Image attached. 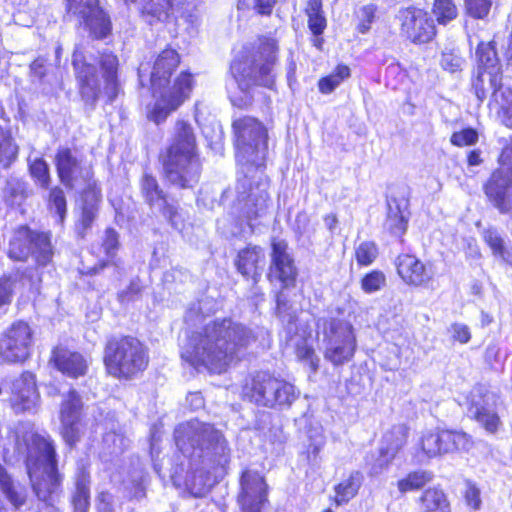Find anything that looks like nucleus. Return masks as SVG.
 <instances>
[{
    "mask_svg": "<svg viewBox=\"0 0 512 512\" xmlns=\"http://www.w3.org/2000/svg\"><path fill=\"white\" fill-rule=\"evenodd\" d=\"M276 0H254L253 9L260 15H270Z\"/></svg>",
    "mask_w": 512,
    "mask_h": 512,
    "instance_id": "obj_59",
    "label": "nucleus"
},
{
    "mask_svg": "<svg viewBox=\"0 0 512 512\" xmlns=\"http://www.w3.org/2000/svg\"><path fill=\"white\" fill-rule=\"evenodd\" d=\"M395 265L398 275L408 285L422 286L433 277L431 266H427L411 254H400L396 258Z\"/></svg>",
    "mask_w": 512,
    "mask_h": 512,
    "instance_id": "obj_22",
    "label": "nucleus"
},
{
    "mask_svg": "<svg viewBox=\"0 0 512 512\" xmlns=\"http://www.w3.org/2000/svg\"><path fill=\"white\" fill-rule=\"evenodd\" d=\"M206 305L205 301H199L193 304L185 314V322L188 325L194 326L204 320L203 308Z\"/></svg>",
    "mask_w": 512,
    "mask_h": 512,
    "instance_id": "obj_52",
    "label": "nucleus"
},
{
    "mask_svg": "<svg viewBox=\"0 0 512 512\" xmlns=\"http://www.w3.org/2000/svg\"><path fill=\"white\" fill-rule=\"evenodd\" d=\"M363 476L356 471L350 474L348 479L344 480L336 487V502L342 504L352 499L358 492L362 484Z\"/></svg>",
    "mask_w": 512,
    "mask_h": 512,
    "instance_id": "obj_35",
    "label": "nucleus"
},
{
    "mask_svg": "<svg viewBox=\"0 0 512 512\" xmlns=\"http://www.w3.org/2000/svg\"><path fill=\"white\" fill-rule=\"evenodd\" d=\"M451 331L453 333V339L460 342L461 344H466L471 339L470 329L465 324L454 323L451 326Z\"/></svg>",
    "mask_w": 512,
    "mask_h": 512,
    "instance_id": "obj_56",
    "label": "nucleus"
},
{
    "mask_svg": "<svg viewBox=\"0 0 512 512\" xmlns=\"http://www.w3.org/2000/svg\"><path fill=\"white\" fill-rule=\"evenodd\" d=\"M485 194L501 213L512 212V167H499L486 183Z\"/></svg>",
    "mask_w": 512,
    "mask_h": 512,
    "instance_id": "obj_19",
    "label": "nucleus"
},
{
    "mask_svg": "<svg viewBox=\"0 0 512 512\" xmlns=\"http://www.w3.org/2000/svg\"><path fill=\"white\" fill-rule=\"evenodd\" d=\"M175 443L187 456L208 457L221 463L229 449L220 430L197 419L179 424L174 432Z\"/></svg>",
    "mask_w": 512,
    "mask_h": 512,
    "instance_id": "obj_7",
    "label": "nucleus"
},
{
    "mask_svg": "<svg viewBox=\"0 0 512 512\" xmlns=\"http://www.w3.org/2000/svg\"><path fill=\"white\" fill-rule=\"evenodd\" d=\"M179 63V54L173 49H165L156 57L151 70L148 63H143L138 68V76L142 84L144 77L149 75L155 98L149 117L157 124L175 111L192 92L194 81L193 76L188 72L180 73L173 86H168L169 79Z\"/></svg>",
    "mask_w": 512,
    "mask_h": 512,
    "instance_id": "obj_3",
    "label": "nucleus"
},
{
    "mask_svg": "<svg viewBox=\"0 0 512 512\" xmlns=\"http://www.w3.org/2000/svg\"><path fill=\"white\" fill-rule=\"evenodd\" d=\"M96 217V207L94 205H85L82 210V216L80 220L81 230L79 234L84 236L85 231L91 227Z\"/></svg>",
    "mask_w": 512,
    "mask_h": 512,
    "instance_id": "obj_54",
    "label": "nucleus"
},
{
    "mask_svg": "<svg viewBox=\"0 0 512 512\" xmlns=\"http://www.w3.org/2000/svg\"><path fill=\"white\" fill-rule=\"evenodd\" d=\"M187 401L193 406L194 409H198L203 406V397L199 392L190 393L187 397Z\"/></svg>",
    "mask_w": 512,
    "mask_h": 512,
    "instance_id": "obj_62",
    "label": "nucleus"
},
{
    "mask_svg": "<svg viewBox=\"0 0 512 512\" xmlns=\"http://www.w3.org/2000/svg\"><path fill=\"white\" fill-rule=\"evenodd\" d=\"M5 200L10 205H19L24 199V183L17 179H10L3 189Z\"/></svg>",
    "mask_w": 512,
    "mask_h": 512,
    "instance_id": "obj_45",
    "label": "nucleus"
},
{
    "mask_svg": "<svg viewBox=\"0 0 512 512\" xmlns=\"http://www.w3.org/2000/svg\"><path fill=\"white\" fill-rule=\"evenodd\" d=\"M192 493L200 496L205 492V483L202 481V475H194L190 483Z\"/></svg>",
    "mask_w": 512,
    "mask_h": 512,
    "instance_id": "obj_60",
    "label": "nucleus"
},
{
    "mask_svg": "<svg viewBox=\"0 0 512 512\" xmlns=\"http://www.w3.org/2000/svg\"><path fill=\"white\" fill-rule=\"evenodd\" d=\"M490 91L491 105L500 109L498 113L502 124L512 129V87L501 82Z\"/></svg>",
    "mask_w": 512,
    "mask_h": 512,
    "instance_id": "obj_30",
    "label": "nucleus"
},
{
    "mask_svg": "<svg viewBox=\"0 0 512 512\" xmlns=\"http://www.w3.org/2000/svg\"><path fill=\"white\" fill-rule=\"evenodd\" d=\"M350 77V68L346 65H338L328 76L318 82L319 91L323 94L332 93L345 79Z\"/></svg>",
    "mask_w": 512,
    "mask_h": 512,
    "instance_id": "obj_39",
    "label": "nucleus"
},
{
    "mask_svg": "<svg viewBox=\"0 0 512 512\" xmlns=\"http://www.w3.org/2000/svg\"><path fill=\"white\" fill-rule=\"evenodd\" d=\"M386 284V277L383 272L374 270L366 274L361 280V287L366 293L379 291Z\"/></svg>",
    "mask_w": 512,
    "mask_h": 512,
    "instance_id": "obj_47",
    "label": "nucleus"
},
{
    "mask_svg": "<svg viewBox=\"0 0 512 512\" xmlns=\"http://www.w3.org/2000/svg\"><path fill=\"white\" fill-rule=\"evenodd\" d=\"M277 52V40L271 37H262L259 39L251 59L234 60L230 69L239 88L246 91L253 85H261L272 89Z\"/></svg>",
    "mask_w": 512,
    "mask_h": 512,
    "instance_id": "obj_8",
    "label": "nucleus"
},
{
    "mask_svg": "<svg viewBox=\"0 0 512 512\" xmlns=\"http://www.w3.org/2000/svg\"><path fill=\"white\" fill-rule=\"evenodd\" d=\"M386 225L395 235H401L406 231L407 219L401 209V205L395 199L389 200L388 202Z\"/></svg>",
    "mask_w": 512,
    "mask_h": 512,
    "instance_id": "obj_37",
    "label": "nucleus"
},
{
    "mask_svg": "<svg viewBox=\"0 0 512 512\" xmlns=\"http://www.w3.org/2000/svg\"><path fill=\"white\" fill-rule=\"evenodd\" d=\"M472 446L471 437L461 431L445 429L424 430L417 442V456L435 458L455 451H468Z\"/></svg>",
    "mask_w": 512,
    "mask_h": 512,
    "instance_id": "obj_12",
    "label": "nucleus"
},
{
    "mask_svg": "<svg viewBox=\"0 0 512 512\" xmlns=\"http://www.w3.org/2000/svg\"><path fill=\"white\" fill-rule=\"evenodd\" d=\"M308 26L316 36L321 35L326 28V19L322 12V0H309L305 9Z\"/></svg>",
    "mask_w": 512,
    "mask_h": 512,
    "instance_id": "obj_36",
    "label": "nucleus"
},
{
    "mask_svg": "<svg viewBox=\"0 0 512 512\" xmlns=\"http://www.w3.org/2000/svg\"><path fill=\"white\" fill-rule=\"evenodd\" d=\"M33 332L24 321L14 322L0 333V361L22 363L30 355Z\"/></svg>",
    "mask_w": 512,
    "mask_h": 512,
    "instance_id": "obj_14",
    "label": "nucleus"
},
{
    "mask_svg": "<svg viewBox=\"0 0 512 512\" xmlns=\"http://www.w3.org/2000/svg\"><path fill=\"white\" fill-rule=\"evenodd\" d=\"M378 256L377 245L372 241L361 242L355 247V259L361 266L371 265Z\"/></svg>",
    "mask_w": 512,
    "mask_h": 512,
    "instance_id": "obj_43",
    "label": "nucleus"
},
{
    "mask_svg": "<svg viewBox=\"0 0 512 512\" xmlns=\"http://www.w3.org/2000/svg\"><path fill=\"white\" fill-rule=\"evenodd\" d=\"M236 159L243 178L236 184L237 206L249 226L267 210L269 195L267 183L262 179L268 152L267 130L256 118L245 116L233 122Z\"/></svg>",
    "mask_w": 512,
    "mask_h": 512,
    "instance_id": "obj_1",
    "label": "nucleus"
},
{
    "mask_svg": "<svg viewBox=\"0 0 512 512\" xmlns=\"http://www.w3.org/2000/svg\"><path fill=\"white\" fill-rule=\"evenodd\" d=\"M167 180L180 188L196 184L200 176V162L196 153L193 128L185 121H177L173 143L163 162Z\"/></svg>",
    "mask_w": 512,
    "mask_h": 512,
    "instance_id": "obj_5",
    "label": "nucleus"
},
{
    "mask_svg": "<svg viewBox=\"0 0 512 512\" xmlns=\"http://www.w3.org/2000/svg\"><path fill=\"white\" fill-rule=\"evenodd\" d=\"M376 11L377 7L374 4L365 5L359 9L357 12V17L359 19L357 30L360 33L365 34L370 30L371 24L375 19Z\"/></svg>",
    "mask_w": 512,
    "mask_h": 512,
    "instance_id": "obj_49",
    "label": "nucleus"
},
{
    "mask_svg": "<svg viewBox=\"0 0 512 512\" xmlns=\"http://www.w3.org/2000/svg\"><path fill=\"white\" fill-rule=\"evenodd\" d=\"M55 165L60 181L67 188H74L80 178L90 176L89 168H83L81 161L72 153L69 148H59L55 156Z\"/></svg>",
    "mask_w": 512,
    "mask_h": 512,
    "instance_id": "obj_24",
    "label": "nucleus"
},
{
    "mask_svg": "<svg viewBox=\"0 0 512 512\" xmlns=\"http://www.w3.org/2000/svg\"><path fill=\"white\" fill-rule=\"evenodd\" d=\"M286 248L284 242L272 244V262L268 273L271 282L279 281L284 288L292 285L296 277V268Z\"/></svg>",
    "mask_w": 512,
    "mask_h": 512,
    "instance_id": "obj_23",
    "label": "nucleus"
},
{
    "mask_svg": "<svg viewBox=\"0 0 512 512\" xmlns=\"http://www.w3.org/2000/svg\"><path fill=\"white\" fill-rule=\"evenodd\" d=\"M265 262V254L258 246H248L239 251L235 261L237 270L245 277H251L255 282L261 275Z\"/></svg>",
    "mask_w": 512,
    "mask_h": 512,
    "instance_id": "obj_28",
    "label": "nucleus"
},
{
    "mask_svg": "<svg viewBox=\"0 0 512 512\" xmlns=\"http://www.w3.org/2000/svg\"><path fill=\"white\" fill-rule=\"evenodd\" d=\"M256 341L254 332L231 318L207 323L193 333L182 352V358L197 370L225 372L237 359L238 353Z\"/></svg>",
    "mask_w": 512,
    "mask_h": 512,
    "instance_id": "obj_2",
    "label": "nucleus"
},
{
    "mask_svg": "<svg viewBox=\"0 0 512 512\" xmlns=\"http://www.w3.org/2000/svg\"><path fill=\"white\" fill-rule=\"evenodd\" d=\"M31 176L35 179L37 184L42 188H47L50 183V171L47 162L42 158H36L30 164Z\"/></svg>",
    "mask_w": 512,
    "mask_h": 512,
    "instance_id": "obj_44",
    "label": "nucleus"
},
{
    "mask_svg": "<svg viewBox=\"0 0 512 512\" xmlns=\"http://www.w3.org/2000/svg\"><path fill=\"white\" fill-rule=\"evenodd\" d=\"M82 414L83 402L77 391L72 389L63 394L59 407L61 434L65 442L71 446L81 437Z\"/></svg>",
    "mask_w": 512,
    "mask_h": 512,
    "instance_id": "obj_17",
    "label": "nucleus"
},
{
    "mask_svg": "<svg viewBox=\"0 0 512 512\" xmlns=\"http://www.w3.org/2000/svg\"><path fill=\"white\" fill-rule=\"evenodd\" d=\"M317 327L323 333L325 359L338 366L353 358L356 350V337L353 326L348 321L321 318L317 322Z\"/></svg>",
    "mask_w": 512,
    "mask_h": 512,
    "instance_id": "obj_11",
    "label": "nucleus"
},
{
    "mask_svg": "<svg viewBox=\"0 0 512 512\" xmlns=\"http://www.w3.org/2000/svg\"><path fill=\"white\" fill-rule=\"evenodd\" d=\"M476 55L480 71L473 87L477 98L482 101L487 97L489 89L501 83L502 78L493 47L489 44H480Z\"/></svg>",
    "mask_w": 512,
    "mask_h": 512,
    "instance_id": "obj_18",
    "label": "nucleus"
},
{
    "mask_svg": "<svg viewBox=\"0 0 512 512\" xmlns=\"http://www.w3.org/2000/svg\"><path fill=\"white\" fill-rule=\"evenodd\" d=\"M32 254L40 265L48 264L53 256L49 233L31 231L28 227H20L10 240L8 256L17 261H24Z\"/></svg>",
    "mask_w": 512,
    "mask_h": 512,
    "instance_id": "obj_13",
    "label": "nucleus"
},
{
    "mask_svg": "<svg viewBox=\"0 0 512 512\" xmlns=\"http://www.w3.org/2000/svg\"><path fill=\"white\" fill-rule=\"evenodd\" d=\"M8 389L10 390V403L16 412L31 411L37 407L39 394L32 374L24 373L10 385H3L0 387V394Z\"/></svg>",
    "mask_w": 512,
    "mask_h": 512,
    "instance_id": "obj_20",
    "label": "nucleus"
},
{
    "mask_svg": "<svg viewBox=\"0 0 512 512\" xmlns=\"http://www.w3.org/2000/svg\"><path fill=\"white\" fill-rule=\"evenodd\" d=\"M297 353L299 358L309 361L310 366L314 371L317 370L319 359L316 356L313 348L304 345L298 348Z\"/></svg>",
    "mask_w": 512,
    "mask_h": 512,
    "instance_id": "obj_57",
    "label": "nucleus"
},
{
    "mask_svg": "<svg viewBox=\"0 0 512 512\" xmlns=\"http://www.w3.org/2000/svg\"><path fill=\"white\" fill-rule=\"evenodd\" d=\"M0 491L5 498L16 508L22 507L27 500V490L18 481L14 480L7 470L0 465Z\"/></svg>",
    "mask_w": 512,
    "mask_h": 512,
    "instance_id": "obj_31",
    "label": "nucleus"
},
{
    "mask_svg": "<svg viewBox=\"0 0 512 512\" xmlns=\"http://www.w3.org/2000/svg\"><path fill=\"white\" fill-rule=\"evenodd\" d=\"M104 365L117 379H132L148 366V350L137 338L125 336L110 339L104 349Z\"/></svg>",
    "mask_w": 512,
    "mask_h": 512,
    "instance_id": "obj_9",
    "label": "nucleus"
},
{
    "mask_svg": "<svg viewBox=\"0 0 512 512\" xmlns=\"http://www.w3.org/2000/svg\"><path fill=\"white\" fill-rule=\"evenodd\" d=\"M118 245V235L113 229H107L105 232V239L103 247L107 254H112Z\"/></svg>",
    "mask_w": 512,
    "mask_h": 512,
    "instance_id": "obj_58",
    "label": "nucleus"
},
{
    "mask_svg": "<svg viewBox=\"0 0 512 512\" xmlns=\"http://www.w3.org/2000/svg\"><path fill=\"white\" fill-rule=\"evenodd\" d=\"M26 470L35 496L49 502L58 491L62 476L58 471L54 441L47 433L27 432Z\"/></svg>",
    "mask_w": 512,
    "mask_h": 512,
    "instance_id": "obj_4",
    "label": "nucleus"
},
{
    "mask_svg": "<svg viewBox=\"0 0 512 512\" xmlns=\"http://www.w3.org/2000/svg\"><path fill=\"white\" fill-rule=\"evenodd\" d=\"M324 221L330 231H332L336 227L338 222L337 217L335 215L326 216Z\"/></svg>",
    "mask_w": 512,
    "mask_h": 512,
    "instance_id": "obj_64",
    "label": "nucleus"
},
{
    "mask_svg": "<svg viewBox=\"0 0 512 512\" xmlns=\"http://www.w3.org/2000/svg\"><path fill=\"white\" fill-rule=\"evenodd\" d=\"M89 483V476L85 472H81V474L77 477L76 491L72 498L74 512H88L90 504Z\"/></svg>",
    "mask_w": 512,
    "mask_h": 512,
    "instance_id": "obj_34",
    "label": "nucleus"
},
{
    "mask_svg": "<svg viewBox=\"0 0 512 512\" xmlns=\"http://www.w3.org/2000/svg\"><path fill=\"white\" fill-rule=\"evenodd\" d=\"M408 429L403 425L394 426L383 437V444L380 448L379 467L371 468L372 474H378L385 468L396 456V454L406 444Z\"/></svg>",
    "mask_w": 512,
    "mask_h": 512,
    "instance_id": "obj_27",
    "label": "nucleus"
},
{
    "mask_svg": "<svg viewBox=\"0 0 512 512\" xmlns=\"http://www.w3.org/2000/svg\"><path fill=\"white\" fill-rule=\"evenodd\" d=\"M18 153V146L14 143L8 130L0 126V163L7 167L15 160Z\"/></svg>",
    "mask_w": 512,
    "mask_h": 512,
    "instance_id": "obj_40",
    "label": "nucleus"
},
{
    "mask_svg": "<svg viewBox=\"0 0 512 512\" xmlns=\"http://www.w3.org/2000/svg\"><path fill=\"white\" fill-rule=\"evenodd\" d=\"M482 162L479 150L470 151L468 154V164L470 166H477Z\"/></svg>",
    "mask_w": 512,
    "mask_h": 512,
    "instance_id": "obj_63",
    "label": "nucleus"
},
{
    "mask_svg": "<svg viewBox=\"0 0 512 512\" xmlns=\"http://www.w3.org/2000/svg\"><path fill=\"white\" fill-rule=\"evenodd\" d=\"M50 361L58 371L71 378L83 376L88 369V361L82 354L65 347H56Z\"/></svg>",
    "mask_w": 512,
    "mask_h": 512,
    "instance_id": "obj_26",
    "label": "nucleus"
},
{
    "mask_svg": "<svg viewBox=\"0 0 512 512\" xmlns=\"http://www.w3.org/2000/svg\"><path fill=\"white\" fill-rule=\"evenodd\" d=\"M15 282L10 277H0V308L11 303Z\"/></svg>",
    "mask_w": 512,
    "mask_h": 512,
    "instance_id": "obj_51",
    "label": "nucleus"
},
{
    "mask_svg": "<svg viewBox=\"0 0 512 512\" xmlns=\"http://www.w3.org/2000/svg\"><path fill=\"white\" fill-rule=\"evenodd\" d=\"M478 141V133L472 128H466L461 131L454 132L450 138V142L458 147L474 145Z\"/></svg>",
    "mask_w": 512,
    "mask_h": 512,
    "instance_id": "obj_50",
    "label": "nucleus"
},
{
    "mask_svg": "<svg viewBox=\"0 0 512 512\" xmlns=\"http://www.w3.org/2000/svg\"><path fill=\"white\" fill-rule=\"evenodd\" d=\"M434 478V474L429 470H415L407 474L406 477L397 482L398 490L401 493L420 490L426 484L430 483Z\"/></svg>",
    "mask_w": 512,
    "mask_h": 512,
    "instance_id": "obj_33",
    "label": "nucleus"
},
{
    "mask_svg": "<svg viewBox=\"0 0 512 512\" xmlns=\"http://www.w3.org/2000/svg\"><path fill=\"white\" fill-rule=\"evenodd\" d=\"M492 399L493 396L486 395L483 399L476 400L474 395L468 409L469 415L490 433L495 432L500 425L499 417L490 403Z\"/></svg>",
    "mask_w": 512,
    "mask_h": 512,
    "instance_id": "obj_29",
    "label": "nucleus"
},
{
    "mask_svg": "<svg viewBox=\"0 0 512 512\" xmlns=\"http://www.w3.org/2000/svg\"><path fill=\"white\" fill-rule=\"evenodd\" d=\"M244 395L263 407H288L299 395L295 386L267 372L257 373L244 388Z\"/></svg>",
    "mask_w": 512,
    "mask_h": 512,
    "instance_id": "obj_10",
    "label": "nucleus"
},
{
    "mask_svg": "<svg viewBox=\"0 0 512 512\" xmlns=\"http://www.w3.org/2000/svg\"><path fill=\"white\" fill-rule=\"evenodd\" d=\"M462 58L454 53H443L441 57V66L449 71L455 72L461 68Z\"/></svg>",
    "mask_w": 512,
    "mask_h": 512,
    "instance_id": "obj_55",
    "label": "nucleus"
},
{
    "mask_svg": "<svg viewBox=\"0 0 512 512\" xmlns=\"http://www.w3.org/2000/svg\"><path fill=\"white\" fill-rule=\"evenodd\" d=\"M423 503V512L432 511H450L449 502L444 492L437 488H430L424 491L421 496Z\"/></svg>",
    "mask_w": 512,
    "mask_h": 512,
    "instance_id": "obj_38",
    "label": "nucleus"
},
{
    "mask_svg": "<svg viewBox=\"0 0 512 512\" xmlns=\"http://www.w3.org/2000/svg\"><path fill=\"white\" fill-rule=\"evenodd\" d=\"M103 445L110 454H118L126 448L127 440L121 433L109 431L103 436Z\"/></svg>",
    "mask_w": 512,
    "mask_h": 512,
    "instance_id": "obj_48",
    "label": "nucleus"
},
{
    "mask_svg": "<svg viewBox=\"0 0 512 512\" xmlns=\"http://www.w3.org/2000/svg\"><path fill=\"white\" fill-rule=\"evenodd\" d=\"M464 497L470 507L479 509L481 505L480 489L474 483L466 482Z\"/></svg>",
    "mask_w": 512,
    "mask_h": 512,
    "instance_id": "obj_53",
    "label": "nucleus"
},
{
    "mask_svg": "<svg viewBox=\"0 0 512 512\" xmlns=\"http://www.w3.org/2000/svg\"><path fill=\"white\" fill-rule=\"evenodd\" d=\"M499 161L501 164L500 167H503V166L512 167L511 166L512 165V140H511V143L502 150V153L499 157Z\"/></svg>",
    "mask_w": 512,
    "mask_h": 512,
    "instance_id": "obj_61",
    "label": "nucleus"
},
{
    "mask_svg": "<svg viewBox=\"0 0 512 512\" xmlns=\"http://www.w3.org/2000/svg\"><path fill=\"white\" fill-rule=\"evenodd\" d=\"M141 189L144 197L151 206L158 207L175 228H179L182 220L177 208L166 202L164 193L159 189L156 179L150 175H144L141 181Z\"/></svg>",
    "mask_w": 512,
    "mask_h": 512,
    "instance_id": "obj_25",
    "label": "nucleus"
},
{
    "mask_svg": "<svg viewBox=\"0 0 512 512\" xmlns=\"http://www.w3.org/2000/svg\"><path fill=\"white\" fill-rule=\"evenodd\" d=\"M432 13L439 24H446L458 15V10L453 0H434Z\"/></svg>",
    "mask_w": 512,
    "mask_h": 512,
    "instance_id": "obj_41",
    "label": "nucleus"
},
{
    "mask_svg": "<svg viewBox=\"0 0 512 512\" xmlns=\"http://www.w3.org/2000/svg\"><path fill=\"white\" fill-rule=\"evenodd\" d=\"M493 0H464V7L468 15L476 19L488 16Z\"/></svg>",
    "mask_w": 512,
    "mask_h": 512,
    "instance_id": "obj_46",
    "label": "nucleus"
},
{
    "mask_svg": "<svg viewBox=\"0 0 512 512\" xmlns=\"http://www.w3.org/2000/svg\"><path fill=\"white\" fill-rule=\"evenodd\" d=\"M99 64L104 81L103 89H101L95 66L86 63L81 53L75 51L73 54V66L80 83V93L83 100L90 105H94L101 94L107 98V102H113L121 90L117 56L110 52H103L100 55Z\"/></svg>",
    "mask_w": 512,
    "mask_h": 512,
    "instance_id": "obj_6",
    "label": "nucleus"
},
{
    "mask_svg": "<svg viewBox=\"0 0 512 512\" xmlns=\"http://www.w3.org/2000/svg\"><path fill=\"white\" fill-rule=\"evenodd\" d=\"M69 12L81 20L96 39H103L111 31V22L99 7L98 0H67Z\"/></svg>",
    "mask_w": 512,
    "mask_h": 512,
    "instance_id": "obj_16",
    "label": "nucleus"
},
{
    "mask_svg": "<svg viewBox=\"0 0 512 512\" xmlns=\"http://www.w3.org/2000/svg\"><path fill=\"white\" fill-rule=\"evenodd\" d=\"M482 237L484 242L490 247L494 257L512 266V249L504 245V241L497 229L492 227L484 229Z\"/></svg>",
    "mask_w": 512,
    "mask_h": 512,
    "instance_id": "obj_32",
    "label": "nucleus"
},
{
    "mask_svg": "<svg viewBox=\"0 0 512 512\" xmlns=\"http://www.w3.org/2000/svg\"><path fill=\"white\" fill-rule=\"evenodd\" d=\"M242 492L239 503L243 512H261L267 501V485L263 477L254 471H245L241 477Z\"/></svg>",
    "mask_w": 512,
    "mask_h": 512,
    "instance_id": "obj_21",
    "label": "nucleus"
},
{
    "mask_svg": "<svg viewBox=\"0 0 512 512\" xmlns=\"http://www.w3.org/2000/svg\"><path fill=\"white\" fill-rule=\"evenodd\" d=\"M48 207L59 216V222L62 224L67 212L66 197L62 188L55 186L50 190Z\"/></svg>",
    "mask_w": 512,
    "mask_h": 512,
    "instance_id": "obj_42",
    "label": "nucleus"
},
{
    "mask_svg": "<svg viewBox=\"0 0 512 512\" xmlns=\"http://www.w3.org/2000/svg\"><path fill=\"white\" fill-rule=\"evenodd\" d=\"M397 19L401 35L413 43H427L436 34L433 20L422 9L414 7L401 9L397 14Z\"/></svg>",
    "mask_w": 512,
    "mask_h": 512,
    "instance_id": "obj_15",
    "label": "nucleus"
}]
</instances>
